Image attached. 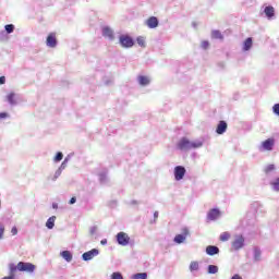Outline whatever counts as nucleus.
Segmentation results:
<instances>
[{"label": "nucleus", "instance_id": "nucleus-39", "mask_svg": "<svg viewBox=\"0 0 279 279\" xmlns=\"http://www.w3.org/2000/svg\"><path fill=\"white\" fill-rule=\"evenodd\" d=\"M8 117H9V116H8V113H5V112H1V113H0V120H1V119H8Z\"/></svg>", "mask_w": 279, "mask_h": 279}, {"label": "nucleus", "instance_id": "nucleus-28", "mask_svg": "<svg viewBox=\"0 0 279 279\" xmlns=\"http://www.w3.org/2000/svg\"><path fill=\"white\" fill-rule=\"evenodd\" d=\"M4 29H5L7 34H12V32H14V25L8 24L4 26Z\"/></svg>", "mask_w": 279, "mask_h": 279}, {"label": "nucleus", "instance_id": "nucleus-30", "mask_svg": "<svg viewBox=\"0 0 279 279\" xmlns=\"http://www.w3.org/2000/svg\"><path fill=\"white\" fill-rule=\"evenodd\" d=\"M271 186L275 191H279V178H277L272 183Z\"/></svg>", "mask_w": 279, "mask_h": 279}, {"label": "nucleus", "instance_id": "nucleus-22", "mask_svg": "<svg viewBox=\"0 0 279 279\" xmlns=\"http://www.w3.org/2000/svg\"><path fill=\"white\" fill-rule=\"evenodd\" d=\"M136 43H137V45H138L140 47H142V48L147 47V45H146V43H145V37H143V36L137 37V38H136Z\"/></svg>", "mask_w": 279, "mask_h": 279}, {"label": "nucleus", "instance_id": "nucleus-3", "mask_svg": "<svg viewBox=\"0 0 279 279\" xmlns=\"http://www.w3.org/2000/svg\"><path fill=\"white\" fill-rule=\"evenodd\" d=\"M119 40L121 47H124V49H130L134 45V39L130 35H121Z\"/></svg>", "mask_w": 279, "mask_h": 279}, {"label": "nucleus", "instance_id": "nucleus-17", "mask_svg": "<svg viewBox=\"0 0 279 279\" xmlns=\"http://www.w3.org/2000/svg\"><path fill=\"white\" fill-rule=\"evenodd\" d=\"M60 256H62V258L66 260V263H71V260H73V254L70 251H62L60 253Z\"/></svg>", "mask_w": 279, "mask_h": 279}, {"label": "nucleus", "instance_id": "nucleus-5", "mask_svg": "<svg viewBox=\"0 0 279 279\" xmlns=\"http://www.w3.org/2000/svg\"><path fill=\"white\" fill-rule=\"evenodd\" d=\"M274 145H276V140L274 137L267 138L262 143L263 151H271L274 149Z\"/></svg>", "mask_w": 279, "mask_h": 279}, {"label": "nucleus", "instance_id": "nucleus-1", "mask_svg": "<svg viewBox=\"0 0 279 279\" xmlns=\"http://www.w3.org/2000/svg\"><path fill=\"white\" fill-rule=\"evenodd\" d=\"M202 142H191L189 138L183 137L179 141L177 147L178 149H181L182 151L189 150V149H197V147H202Z\"/></svg>", "mask_w": 279, "mask_h": 279}, {"label": "nucleus", "instance_id": "nucleus-12", "mask_svg": "<svg viewBox=\"0 0 279 279\" xmlns=\"http://www.w3.org/2000/svg\"><path fill=\"white\" fill-rule=\"evenodd\" d=\"M158 17L156 16H150L146 20V25L149 29H156V27H158Z\"/></svg>", "mask_w": 279, "mask_h": 279}, {"label": "nucleus", "instance_id": "nucleus-40", "mask_svg": "<svg viewBox=\"0 0 279 279\" xmlns=\"http://www.w3.org/2000/svg\"><path fill=\"white\" fill-rule=\"evenodd\" d=\"M5 84V76H0V85Z\"/></svg>", "mask_w": 279, "mask_h": 279}, {"label": "nucleus", "instance_id": "nucleus-29", "mask_svg": "<svg viewBox=\"0 0 279 279\" xmlns=\"http://www.w3.org/2000/svg\"><path fill=\"white\" fill-rule=\"evenodd\" d=\"M9 269L11 274H15L19 270V265L10 264Z\"/></svg>", "mask_w": 279, "mask_h": 279}, {"label": "nucleus", "instance_id": "nucleus-46", "mask_svg": "<svg viewBox=\"0 0 279 279\" xmlns=\"http://www.w3.org/2000/svg\"><path fill=\"white\" fill-rule=\"evenodd\" d=\"M154 215H155L156 218H158V213L157 211Z\"/></svg>", "mask_w": 279, "mask_h": 279}, {"label": "nucleus", "instance_id": "nucleus-16", "mask_svg": "<svg viewBox=\"0 0 279 279\" xmlns=\"http://www.w3.org/2000/svg\"><path fill=\"white\" fill-rule=\"evenodd\" d=\"M206 254H208V256H215V254H219V247L209 245L206 247Z\"/></svg>", "mask_w": 279, "mask_h": 279}, {"label": "nucleus", "instance_id": "nucleus-21", "mask_svg": "<svg viewBox=\"0 0 279 279\" xmlns=\"http://www.w3.org/2000/svg\"><path fill=\"white\" fill-rule=\"evenodd\" d=\"M138 82L141 86H147V84H149V78L147 76H138Z\"/></svg>", "mask_w": 279, "mask_h": 279}, {"label": "nucleus", "instance_id": "nucleus-19", "mask_svg": "<svg viewBox=\"0 0 279 279\" xmlns=\"http://www.w3.org/2000/svg\"><path fill=\"white\" fill-rule=\"evenodd\" d=\"M56 226V216L50 217L46 222V228L48 230H53V227Z\"/></svg>", "mask_w": 279, "mask_h": 279}, {"label": "nucleus", "instance_id": "nucleus-32", "mask_svg": "<svg viewBox=\"0 0 279 279\" xmlns=\"http://www.w3.org/2000/svg\"><path fill=\"white\" fill-rule=\"evenodd\" d=\"M62 158H64V155L62 153H57V155L54 157V162H60V160H62Z\"/></svg>", "mask_w": 279, "mask_h": 279}, {"label": "nucleus", "instance_id": "nucleus-7", "mask_svg": "<svg viewBox=\"0 0 279 279\" xmlns=\"http://www.w3.org/2000/svg\"><path fill=\"white\" fill-rule=\"evenodd\" d=\"M47 47L51 49L58 47V38L56 37V33H50L46 39Z\"/></svg>", "mask_w": 279, "mask_h": 279}, {"label": "nucleus", "instance_id": "nucleus-23", "mask_svg": "<svg viewBox=\"0 0 279 279\" xmlns=\"http://www.w3.org/2000/svg\"><path fill=\"white\" fill-rule=\"evenodd\" d=\"M230 232H228V231H226V232H222L221 234H220V241H222V242H226V241H230Z\"/></svg>", "mask_w": 279, "mask_h": 279}, {"label": "nucleus", "instance_id": "nucleus-38", "mask_svg": "<svg viewBox=\"0 0 279 279\" xmlns=\"http://www.w3.org/2000/svg\"><path fill=\"white\" fill-rule=\"evenodd\" d=\"M11 234H12L13 236H16V234H19V229H17L16 227H13V228L11 229Z\"/></svg>", "mask_w": 279, "mask_h": 279}, {"label": "nucleus", "instance_id": "nucleus-27", "mask_svg": "<svg viewBox=\"0 0 279 279\" xmlns=\"http://www.w3.org/2000/svg\"><path fill=\"white\" fill-rule=\"evenodd\" d=\"M133 279H147L146 272H138L133 276Z\"/></svg>", "mask_w": 279, "mask_h": 279}, {"label": "nucleus", "instance_id": "nucleus-11", "mask_svg": "<svg viewBox=\"0 0 279 279\" xmlns=\"http://www.w3.org/2000/svg\"><path fill=\"white\" fill-rule=\"evenodd\" d=\"M98 254H99V250L93 248L92 251L85 252L82 255L83 260H93V258H95V256H97Z\"/></svg>", "mask_w": 279, "mask_h": 279}, {"label": "nucleus", "instance_id": "nucleus-31", "mask_svg": "<svg viewBox=\"0 0 279 279\" xmlns=\"http://www.w3.org/2000/svg\"><path fill=\"white\" fill-rule=\"evenodd\" d=\"M276 169V166L274 165H268L266 168H265V173H271V171H274Z\"/></svg>", "mask_w": 279, "mask_h": 279}, {"label": "nucleus", "instance_id": "nucleus-20", "mask_svg": "<svg viewBox=\"0 0 279 279\" xmlns=\"http://www.w3.org/2000/svg\"><path fill=\"white\" fill-rule=\"evenodd\" d=\"M7 99L11 106H15L16 104V95L14 93H11L7 96Z\"/></svg>", "mask_w": 279, "mask_h": 279}, {"label": "nucleus", "instance_id": "nucleus-44", "mask_svg": "<svg viewBox=\"0 0 279 279\" xmlns=\"http://www.w3.org/2000/svg\"><path fill=\"white\" fill-rule=\"evenodd\" d=\"M52 208H58V204H53V205H52Z\"/></svg>", "mask_w": 279, "mask_h": 279}, {"label": "nucleus", "instance_id": "nucleus-42", "mask_svg": "<svg viewBox=\"0 0 279 279\" xmlns=\"http://www.w3.org/2000/svg\"><path fill=\"white\" fill-rule=\"evenodd\" d=\"M75 202H77V199H76L75 197H72V198L70 199V204H75Z\"/></svg>", "mask_w": 279, "mask_h": 279}, {"label": "nucleus", "instance_id": "nucleus-37", "mask_svg": "<svg viewBox=\"0 0 279 279\" xmlns=\"http://www.w3.org/2000/svg\"><path fill=\"white\" fill-rule=\"evenodd\" d=\"M201 47L202 49H208V47H210V44L208 41H202Z\"/></svg>", "mask_w": 279, "mask_h": 279}, {"label": "nucleus", "instance_id": "nucleus-41", "mask_svg": "<svg viewBox=\"0 0 279 279\" xmlns=\"http://www.w3.org/2000/svg\"><path fill=\"white\" fill-rule=\"evenodd\" d=\"M231 279H243V277L241 275H234Z\"/></svg>", "mask_w": 279, "mask_h": 279}, {"label": "nucleus", "instance_id": "nucleus-14", "mask_svg": "<svg viewBox=\"0 0 279 279\" xmlns=\"http://www.w3.org/2000/svg\"><path fill=\"white\" fill-rule=\"evenodd\" d=\"M226 130H228V123L222 120L218 123L216 132L217 134H225Z\"/></svg>", "mask_w": 279, "mask_h": 279}, {"label": "nucleus", "instance_id": "nucleus-13", "mask_svg": "<svg viewBox=\"0 0 279 279\" xmlns=\"http://www.w3.org/2000/svg\"><path fill=\"white\" fill-rule=\"evenodd\" d=\"M102 36L105 38H109V40H114V32H112L108 26L102 28Z\"/></svg>", "mask_w": 279, "mask_h": 279}, {"label": "nucleus", "instance_id": "nucleus-26", "mask_svg": "<svg viewBox=\"0 0 279 279\" xmlns=\"http://www.w3.org/2000/svg\"><path fill=\"white\" fill-rule=\"evenodd\" d=\"M219 271V267L216 265H209L208 266V274H217Z\"/></svg>", "mask_w": 279, "mask_h": 279}, {"label": "nucleus", "instance_id": "nucleus-9", "mask_svg": "<svg viewBox=\"0 0 279 279\" xmlns=\"http://www.w3.org/2000/svg\"><path fill=\"white\" fill-rule=\"evenodd\" d=\"M220 216H221V211L217 208H214L208 211L207 219L208 221H215L219 219Z\"/></svg>", "mask_w": 279, "mask_h": 279}, {"label": "nucleus", "instance_id": "nucleus-25", "mask_svg": "<svg viewBox=\"0 0 279 279\" xmlns=\"http://www.w3.org/2000/svg\"><path fill=\"white\" fill-rule=\"evenodd\" d=\"M197 269H199V263L198 262H192L190 264V270L191 271H197Z\"/></svg>", "mask_w": 279, "mask_h": 279}, {"label": "nucleus", "instance_id": "nucleus-15", "mask_svg": "<svg viewBox=\"0 0 279 279\" xmlns=\"http://www.w3.org/2000/svg\"><path fill=\"white\" fill-rule=\"evenodd\" d=\"M264 13L266 14L267 19H274V16H276V9H274L271 5H268L265 8Z\"/></svg>", "mask_w": 279, "mask_h": 279}, {"label": "nucleus", "instance_id": "nucleus-2", "mask_svg": "<svg viewBox=\"0 0 279 279\" xmlns=\"http://www.w3.org/2000/svg\"><path fill=\"white\" fill-rule=\"evenodd\" d=\"M17 271H26L27 274H34V271H36V265L32 263L20 262L17 263Z\"/></svg>", "mask_w": 279, "mask_h": 279}, {"label": "nucleus", "instance_id": "nucleus-18", "mask_svg": "<svg viewBox=\"0 0 279 279\" xmlns=\"http://www.w3.org/2000/svg\"><path fill=\"white\" fill-rule=\"evenodd\" d=\"M252 45H254L252 37H248L245 39L244 44H243V50L244 51H250L252 49Z\"/></svg>", "mask_w": 279, "mask_h": 279}, {"label": "nucleus", "instance_id": "nucleus-4", "mask_svg": "<svg viewBox=\"0 0 279 279\" xmlns=\"http://www.w3.org/2000/svg\"><path fill=\"white\" fill-rule=\"evenodd\" d=\"M245 245V238L243 235H235L234 241L231 243L232 250L239 251Z\"/></svg>", "mask_w": 279, "mask_h": 279}, {"label": "nucleus", "instance_id": "nucleus-43", "mask_svg": "<svg viewBox=\"0 0 279 279\" xmlns=\"http://www.w3.org/2000/svg\"><path fill=\"white\" fill-rule=\"evenodd\" d=\"M100 243H101V245H106L108 243V240H106V239L101 240Z\"/></svg>", "mask_w": 279, "mask_h": 279}, {"label": "nucleus", "instance_id": "nucleus-35", "mask_svg": "<svg viewBox=\"0 0 279 279\" xmlns=\"http://www.w3.org/2000/svg\"><path fill=\"white\" fill-rule=\"evenodd\" d=\"M272 112L279 117V104L274 105Z\"/></svg>", "mask_w": 279, "mask_h": 279}, {"label": "nucleus", "instance_id": "nucleus-34", "mask_svg": "<svg viewBox=\"0 0 279 279\" xmlns=\"http://www.w3.org/2000/svg\"><path fill=\"white\" fill-rule=\"evenodd\" d=\"M111 279H123V275L121 272H113Z\"/></svg>", "mask_w": 279, "mask_h": 279}, {"label": "nucleus", "instance_id": "nucleus-33", "mask_svg": "<svg viewBox=\"0 0 279 279\" xmlns=\"http://www.w3.org/2000/svg\"><path fill=\"white\" fill-rule=\"evenodd\" d=\"M254 257H255V260H260V250L258 248L254 250Z\"/></svg>", "mask_w": 279, "mask_h": 279}, {"label": "nucleus", "instance_id": "nucleus-8", "mask_svg": "<svg viewBox=\"0 0 279 279\" xmlns=\"http://www.w3.org/2000/svg\"><path fill=\"white\" fill-rule=\"evenodd\" d=\"M184 175H186V169L182 166H177L174 168V178L177 181L183 180Z\"/></svg>", "mask_w": 279, "mask_h": 279}, {"label": "nucleus", "instance_id": "nucleus-10", "mask_svg": "<svg viewBox=\"0 0 279 279\" xmlns=\"http://www.w3.org/2000/svg\"><path fill=\"white\" fill-rule=\"evenodd\" d=\"M190 232L189 229L184 228L182 230V234H177L174 236V243H184V241H186V236H189Z\"/></svg>", "mask_w": 279, "mask_h": 279}, {"label": "nucleus", "instance_id": "nucleus-24", "mask_svg": "<svg viewBox=\"0 0 279 279\" xmlns=\"http://www.w3.org/2000/svg\"><path fill=\"white\" fill-rule=\"evenodd\" d=\"M211 37L219 39V40L223 39V35H221V32H219V31H213Z\"/></svg>", "mask_w": 279, "mask_h": 279}, {"label": "nucleus", "instance_id": "nucleus-6", "mask_svg": "<svg viewBox=\"0 0 279 279\" xmlns=\"http://www.w3.org/2000/svg\"><path fill=\"white\" fill-rule=\"evenodd\" d=\"M117 241L119 245H122V246L130 245V235H128V233L125 232H119L117 234Z\"/></svg>", "mask_w": 279, "mask_h": 279}, {"label": "nucleus", "instance_id": "nucleus-45", "mask_svg": "<svg viewBox=\"0 0 279 279\" xmlns=\"http://www.w3.org/2000/svg\"><path fill=\"white\" fill-rule=\"evenodd\" d=\"M64 165H66V159L62 162V167H64Z\"/></svg>", "mask_w": 279, "mask_h": 279}, {"label": "nucleus", "instance_id": "nucleus-36", "mask_svg": "<svg viewBox=\"0 0 279 279\" xmlns=\"http://www.w3.org/2000/svg\"><path fill=\"white\" fill-rule=\"evenodd\" d=\"M3 232H5V227L0 222V240L3 239Z\"/></svg>", "mask_w": 279, "mask_h": 279}]
</instances>
